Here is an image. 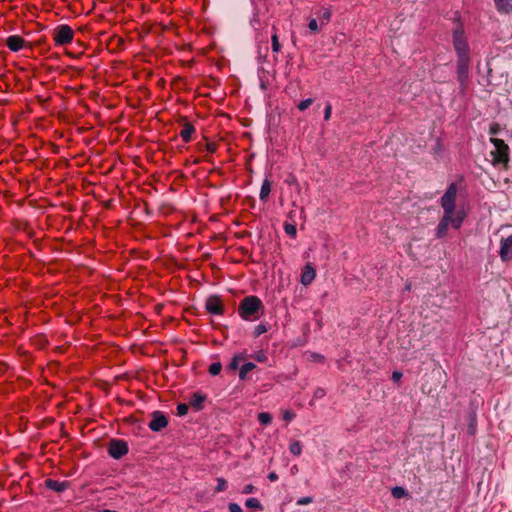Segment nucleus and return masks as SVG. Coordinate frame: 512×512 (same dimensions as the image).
<instances>
[{
    "instance_id": "f257e3e1",
    "label": "nucleus",
    "mask_w": 512,
    "mask_h": 512,
    "mask_svg": "<svg viewBox=\"0 0 512 512\" xmlns=\"http://www.w3.org/2000/svg\"><path fill=\"white\" fill-rule=\"evenodd\" d=\"M453 46L457 56L456 69L458 81L463 86L468 79L470 65V47L463 29L457 26L453 32Z\"/></svg>"
},
{
    "instance_id": "f03ea898",
    "label": "nucleus",
    "mask_w": 512,
    "mask_h": 512,
    "mask_svg": "<svg viewBox=\"0 0 512 512\" xmlns=\"http://www.w3.org/2000/svg\"><path fill=\"white\" fill-rule=\"evenodd\" d=\"M469 209L465 197L456 196V188L450 184V227L459 228L467 215Z\"/></svg>"
},
{
    "instance_id": "7ed1b4c3",
    "label": "nucleus",
    "mask_w": 512,
    "mask_h": 512,
    "mask_svg": "<svg viewBox=\"0 0 512 512\" xmlns=\"http://www.w3.org/2000/svg\"><path fill=\"white\" fill-rule=\"evenodd\" d=\"M262 308L261 300L256 296L245 297L239 304L238 313L243 320L253 321L258 318V312Z\"/></svg>"
},
{
    "instance_id": "20e7f679",
    "label": "nucleus",
    "mask_w": 512,
    "mask_h": 512,
    "mask_svg": "<svg viewBox=\"0 0 512 512\" xmlns=\"http://www.w3.org/2000/svg\"><path fill=\"white\" fill-rule=\"evenodd\" d=\"M490 142L493 144L494 149L491 151L493 165L507 166L509 162V147L501 139L491 137Z\"/></svg>"
},
{
    "instance_id": "39448f33",
    "label": "nucleus",
    "mask_w": 512,
    "mask_h": 512,
    "mask_svg": "<svg viewBox=\"0 0 512 512\" xmlns=\"http://www.w3.org/2000/svg\"><path fill=\"white\" fill-rule=\"evenodd\" d=\"M74 31L69 25H59L55 28L53 39L56 45H67L72 42Z\"/></svg>"
},
{
    "instance_id": "423d86ee",
    "label": "nucleus",
    "mask_w": 512,
    "mask_h": 512,
    "mask_svg": "<svg viewBox=\"0 0 512 512\" xmlns=\"http://www.w3.org/2000/svg\"><path fill=\"white\" fill-rule=\"evenodd\" d=\"M441 204L444 209V215L437 227V237L439 238L444 237L448 229V191L443 194Z\"/></svg>"
},
{
    "instance_id": "0eeeda50",
    "label": "nucleus",
    "mask_w": 512,
    "mask_h": 512,
    "mask_svg": "<svg viewBox=\"0 0 512 512\" xmlns=\"http://www.w3.org/2000/svg\"><path fill=\"white\" fill-rule=\"evenodd\" d=\"M108 451L113 458L119 459L128 452V447L123 441L113 440L109 445Z\"/></svg>"
},
{
    "instance_id": "6e6552de",
    "label": "nucleus",
    "mask_w": 512,
    "mask_h": 512,
    "mask_svg": "<svg viewBox=\"0 0 512 512\" xmlns=\"http://www.w3.org/2000/svg\"><path fill=\"white\" fill-rule=\"evenodd\" d=\"M205 306L209 313L215 315H222L224 312L222 301L218 296L208 297Z\"/></svg>"
},
{
    "instance_id": "1a4fd4ad",
    "label": "nucleus",
    "mask_w": 512,
    "mask_h": 512,
    "mask_svg": "<svg viewBox=\"0 0 512 512\" xmlns=\"http://www.w3.org/2000/svg\"><path fill=\"white\" fill-rule=\"evenodd\" d=\"M168 424L167 418L160 412L153 413V418L149 423V428L152 431H160Z\"/></svg>"
},
{
    "instance_id": "9d476101",
    "label": "nucleus",
    "mask_w": 512,
    "mask_h": 512,
    "mask_svg": "<svg viewBox=\"0 0 512 512\" xmlns=\"http://www.w3.org/2000/svg\"><path fill=\"white\" fill-rule=\"evenodd\" d=\"M500 257L503 261H508L512 257V235L501 241Z\"/></svg>"
},
{
    "instance_id": "9b49d317",
    "label": "nucleus",
    "mask_w": 512,
    "mask_h": 512,
    "mask_svg": "<svg viewBox=\"0 0 512 512\" xmlns=\"http://www.w3.org/2000/svg\"><path fill=\"white\" fill-rule=\"evenodd\" d=\"M25 40L19 35H11L6 40L7 47L13 51L17 52L24 47Z\"/></svg>"
},
{
    "instance_id": "f8f14e48",
    "label": "nucleus",
    "mask_w": 512,
    "mask_h": 512,
    "mask_svg": "<svg viewBox=\"0 0 512 512\" xmlns=\"http://www.w3.org/2000/svg\"><path fill=\"white\" fill-rule=\"evenodd\" d=\"M316 277L315 269L307 264L301 273V283L304 286L310 285Z\"/></svg>"
},
{
    "instance_id": "ddd939ff",
    "label": "nucleus",
    "mask_w": 512,
    "mask_h": 512,
    "mask_svg": "<svg viewBox=\"0 0 512 512\" xmlns=\"http://www.w3.org/2000/svg\"><path fill=\"white\" fill-rule=\"evenodd\" d=\"M45 485L47 488L56 491V492H62L68 488V482L66 481H57L53 479H47L45 481Z\"/></svg>"
},
{
    "instance_id": "4468645a",
    "label": "nucleus",
    "mask_w": 512,
    "mask_h": 512,
    "mask_svg": "<svg viewBox=\"0 0 512 512\" xmlns=\"http://www.w3.org/2000/svg\"><path fill=\"white\" fill-rule=\"evenodd\" d=\"M496 9L500 13L509 14L512 12V0H493Z\"/></svg>"
},
{
    "instance_id": "2eb2a0df",
    "label": "nucleus",
    "mask_w": 512,
    "mask_h": 512,
    "mask_svg": "<svg viewBox=\"0 0 512 512\" xmlns=\"http://www.w3.org/2000/svg\"><path fill=\"white\" fill-rule=\"evenodd\" d=\"M205 401V396L202 393L196 392L194 393L190 400L189 405L192 406L196 410L202 409V404Z\"/></svg>"
},
{
    "instance_id": "dca6fc26",
    "label": "nucleus",
    "mask_w": 512,
    "mask_h": 512,
    "mask_svg": "<svg viewBox=\"0 0 512 512\" xmlns=\"http://www.w3.org/2000/svg\"><path fill=\"white\" fill-rule=\"evenodd\" d=\"M194 131L195 129L192 124L185 123L180 132V136L183 139V141L189 142L192 138V134L194 133Z\"/></svg>"
},
{
    "instance_id": "f3484780",
    "label": "nucleus",
    "mask_w": 512,
    "mask_h": 512,
    "mask_svg": "<svg viewBox=\"0 0 512 512\" xmlns=\"http://www.w3.org/2000/svg\"><path fill=\"white\" fill-rule=\"evenodd\" d=\"M271 192V181L269 179H265L261 185V189H260V194H259V197H260V200L262 201H265L269 194Z\"/></svg>"
},
{
    "instance_id": "a211bd4d",
    "label": "nucleus",
    "mask_w": 512,
    "mask_h": 512,
    "mask_svg": "<svg viewBox=\"0 0 512 512\" xmlns=\"http://www.w3.org/2000/svg\"><path fill=\"white\" fill-rule=\"evenodd\" d=\"M289 451L291 454H293L295 456H299L302 453V445H301L300 441H298V440L291 441L289 444Z\"/></svg>"
},
{
    "instance_id": "6ab92c4d",
    "label": "nucleus",
    "mask_w": 512,
    "mask_h": 512,
    "mask_svg": "<svg viewBox=\"0 0 512 512\" xmlns=\"http://www.w3.org/2000/svg\"><path fill=\"white\" fill-rule=\"evenodd\" d=\"M255 364L251 363V362H248V363H245L241 369H240V372H239V377L241 379H244L246 377V375L252 371L254 368H255Z\"/></svg>"
},
{
    "instance_id": "aec40b11",
    "label": "nucleus",
    "mask_w": 512,
    "mask_h": 512,
    "mask_svg": "<svg viewBox=\"0 0 512 512\" xmlns=\"http://www.w3.org/2000/svg\"><path fill=\"white\" fill-rule=\"evenodd\" d=\"M391 493L392 496L396 499L403 498L407 495V491L401 486H396L392 488Z\"/></svg>"
},
{
    "instance_id": "412c9836",
    "label": "nucleus",
    "mask_w": 512,
    "mask_h": 512,
    "mask_svg": "<svg viewBox=\"0 0 512 512\" xmlns=\"http://www.w3.org/2000/svg\"><path fill=\"white\" fill-rule=\"evenodd\" d=\"M258 420L263 425H268L272 421V416L268 412H261L258 415Z\"/></svg>"
},
{
    "instance_id": "4be33fe9",
    "label": "nucleus",
    "mask_w": 512,
    "mask_h": 512,
    "mask_svg": "<svg viewBox=\"0 0 512 512\" xmlns=\"http://www.w3.org/2000/svg\"><path fill=\"white\" fill-rule=\"evenodd\" d=\"M271 41H272V50H273V52L278 53L281 50V45L279 43V38H278L277 32H275L272 35Z\"/></svg>"
},
{
    "instance_id": "5701e85b",
    "label": "nucleus",
    "mask_w": 512,
    "mask_h": 512,
    "mask_svg": "<svg viewBox=\"0 0 512 512\" xmlns=\"http://www.w3.org/2000/svg\"><path fill=\"white\" fill-rule=\"evenodd\" d=\"M295 417L296 414L292 410H282V419L287 423L291 422Z\"/></svg>"
},
{
    "instance_id": "b1692460",
    "label": "nucleus",
    "mask_w": 512,
    "mask_h": 512,
    "mask_svg": "<svg viewBox=\"0 0 512 512\" xmlns=\"http://www.w3.org/2000/svg\"><path fill=\"white\" fill-rule=\"evenodd\" d=\"M222 370V365L220 362H214L209 367V373L211 375H218Z\"/></svg>"
},
{
    "instance_id": "393cba45",
    "label": "nucleus",
    "mask_w": 512,
    "mask_h": 512,
    "mask_svg": "<svg viewBox=\"0 0 512 512\" xmlns=\"http://www.w3.org/2000/svg\"><path fill=\"white\" fill-rule=\"evenodd\" d=\"M245 505L248 508L261 509L260 501L257 498H249L246 500Z\"/></svg>"
},
{
    "instance_id": "a878e982",
    "label": "nucleus",
    "mask_w": 512,
    "mask_h": 512,
    "mask_svg": "<svg viewBox=\"0 0 512 512\" xmlns=\"http://www.w3.org/2000/svg\"><path fill=\"white\" fill-rule=\"evenodd\" d=\"M331 18V11L329 8H323L321 10L320 19L322 23H328Z\"/></svg>"
},
{
    "instance_id": "bb28decb",
    "label": "nucleus",
    "mask_w": 512,
    "mask_h": 512,
    "mask_svg": "<svg viewBox=\"0 0 512 512\" xmlns=\"http://www.w3.org/2000/svg\"><path fill=\"white\" fill-rule=\"evenodd\" d=\"M284 230H285L287 235H289L291 237H295L296 236L297 230H296V226L294 224L286 223L284 225Z\"/></svg>"
},
{
    "instance_id": "cd10ccee",
    "label": "nucleus",
    "mask_w": 512,
    "mask_h": 512,
    "mask_svg": "<svg viewBox=\"0 0 512 512\" xmlns=\"http://www.w3.org/2000/svg\"><path fill=\"white\" fill-rule=\"evenodd\" d=\"M254 360H256L257 362H260V363H264L267 361V356L266 354L264 353V351H258L256 353H254L252 356H251Z\"/></svg>"
},
{
    "instance_id": "c85d7f7f",
    "label": "nucleus",
    "mask_w": 512,
    "mask_h": 512,
    "mask_svg": "<svg viewBox=\"0 0 512 512\" xmlns=\"http://www.w3.org/2000/svg\"><path fill=\"white\" fill-rule=\"evenodd\" d=\"M227 489V481L223 478L217 479L216 492H222Z\"/></svg>"
},
{
    "instance_id": "c756f323",
    "label": "nucleus",
    "mask_w": 512,
    "mask_h": 512,
    "mask_svg": "<svg viewBox=\"0 0 512 512\" xmlns=\"http://www.w3.org/2000/svg\"><path fill=\"white\" fill-rule=\"evenodd\" d=\"M313 103V99L312 98H308V99H305L303 101H301L299 104H298V109L300 111H304L306 110L311 104Z\"/></svg>"
},
{
    "instance_id": "7c9ffc66",
    "label": "nucleus",
    "mask_w": 512,
    "mask_h": 512,
    "mask_svg": "<svg viewBox=\"0 0 512 512\" xmlns=\"http://www.w3.org/2000/svg\"><path fill=\"white\" fill-rule=\"evenodd\" d=\"M313 502V498L310 496L301 497L297 500V505L304 506Z\"/></svg>"
},
{
    "instance_id": "2f4dec72",
    "label": "nucleus",
    "mask_w": 512,
    "mask_h": 512,
    "mask_svg": "<svg viewBox=\"0 0 512 512\" xmlns=\"http://www.w3.org/2000/svg\"><path fill=\"white\" fill-rule=\"evenodd\" d=\"M500 129L501 127L498 123H492L489 127V134L495 136L500 132Z\"/></svg>"
},
{
    "instance_id": "473e14b6",
    "label": "nucleus",
    "mask_w": 512,
    "mask_h": 512,
    "mask_svg": "<svg viewBox=\"0 0 512 512\" xmlns=\"http://www.w3.org/2000/svg\"><path fill=\"white\" fill-rule=\"evenodd\" d=\"M266 331H267L266 326L264 324H259L255 327L254 336L258 337V336L262 335L263 333H265Z\"/></svg>"
},
{
    "instance_id": "72a5a7b5",
    "label": "nucleus",
    "mask_w": 512,
    "mask_h": 512,
    "mask_svg": "<svg viewBox=\"0 0 512 512\" xmlns=\"http://www.w3.org/2000/svg\"><path fill=\"white\" fill-rule=\"evenodd\" d=\"M187 412H188V405L187 404L182 403V404H179L177 406V414L179 416H184V415L187 414Z\"/></svg>"
},
{
    "instance_id": "f704fd0d",
    "label": "nucleus",
    "mask_w": 512,
    "mask_h": 512,
    "mask_svg": "<svg viewBox=\"0 0 512 512\" xmlns=\"http://www.w3.org/2000/svg\"><path fill=\"white\" fill-rule=\"evenodd\" d=\"M326 392L323 388H317L315 391H314V394H313V398L314 399H320V398H323L325 396Z\"/></svg>"
},
{
    "instance_id": "c9c22d12",
    "label": "nucleus",
    "mask_w": 512,
    "mask_h": 512,
    "mask_svg": "<svg viewBox=\"0 0 512 512\" xmlns=\"http://www.w3.org/2000/svg\"><path fill=\"white\" fill-rule=\"evenodd\" d=\"M308 27L312 32H317L319 30V26L316 19H311L308 23Z\"/></svg>"
},
{
    "instance_id": "e433bc0d",
    "label": "nucleus",
    "mask_w": 512,
    "mask_h": 512,
    "mask_svg": "<svg viewBox=\"0 0 512 512\" xmlns=\"http://www.w3.org/2000/svg\"><path fill=\"white\" fill-rule=\"evenodd\" d=\"M332 114V106L331 104H327L324 110V119L328 121L331 118Z\"/></svg>"
},
{
    "instance_id": "4c0bfd02",
    "label": "nucleus",
    "mask_w": 512,
    "mask_h": 512,
    "mask_svg": "<svg viewBox=\"0 0 512 512\" xmlns=\"http://www.w3.org/2000/svg\"><path fill=\"white\" fill-rule=\"evenodd\" d=\"M228 509L230 512H243L242 508L237 503H230Z\"/></svg>"
},
{
    "instance_id": "58836bf2",
    "label": "nucleus",
    "mask_w": 512,
    "mask_h": 512,
    "mask_svg": "<svg viewBox=\"0 0 512 512\" xmlns=\"http://www.w3.org/2000/svg\"><path fill=\"white\" fill-rule=\"evenodd\" d=\"M255 490V487L252 484H247L244 486L242 493L243 494H251Z\"/></svg>"
},
{
    "instance_id": "ea45409f",
    "label": "nucleus",
    "mask_w": 512,
    "mask_h": 512,
    "mask_svg": "<svg viewBox=\"0 0 512 512\" xmlns=\"http://www.w3.org/2000/svg\"><path fill=\"white\" fill-rule=\"evenodd\" d=\"M310 359H311L312 361H315V362H323L324 357H323L322 355H320V354L312 353V354L310 355Z\"/></svg>"
},
{
    "instance_id": "a19ab883",
    "label": "nucleus",
    "mask_w": 512,
    "mask_h": 512,
    "mask_svg": "<svg viewBox=\"0 0 512 512\" xmlns=\"http://www.w3.org/2000/svg\"><path fill=\"white\" fill-rule=\"evenodd\" d=\"M401 378H402V373H401V372H399V371H394V372L392 373V380H393L394 382H399V381L401 380Z\"/></svg>"
},
{
    "instance_id": "79ce46f5",
    "label": "nucleus",
    "mask_w": 512,
    "mask_h": 512,
    "mask_svg": "<svg viewBox=\"0 0 512 512\" xmlns=\"http://www.w3.org/2000/svg\"><path fill=\"white\" fill-rule=\"evenodd\" d=\"M206 150L209 152V153H214L216 151V144L215 143H212V142H209L206 144Z\"/></svg>"
},
{
    "instance_id": "37998d69",
    "label": "nucleus",
    "mask_w": 512,
    "mask_h": 512,
    "mask_svg": "<svg viewBox=\"0 0 512 512\" xmlns=\"http://www.w3.org/2000/svg\"><path fill=\"white\" fill-rule=\"evenodd\" d=\"M238 366H239V361L237 360V358L233 357V359L229 365V368L231 370H236L238 368Z\"/></svg>"
},
{
    "instance_id": "c03bdc74",
    "label": "nucleus",
    "mask_w": 512,
    "mask_h": 512,
    "mask_svg": "<svg viewBox=\"0 0 512 512\" xmlns=\"http://www.w3.org/2000/svg\"><path fill=\"white\" fill-rule=\"evenodd\" d=\"M268 479L270 481H272V482L277 481L278 480V475L275 472H271L268 475Z\"/></svg>"
},
{
    "instance_id": "a18cd8bd",
    "label": "nucleus",
    "mask_w": 512,
    "mask_h": 512,
    "mask_svg": "<svg viewBox=\"0 0 512 512\" xmlns=\"http://www.w3.org/2000/svg\"><path fill=\"white\" fill-rule=\"evenodd\" d=\"M234 357L237 358V360L240 363L241 361H244L246 359V354L245 353H240V354L235 355Z\"/></svg>"
}]
</instances>
